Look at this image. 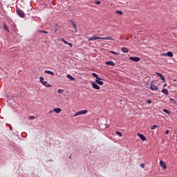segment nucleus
<instances>
[{
    "instance_id": "obj_1",
    "label": "nucleus",
    "mask_w": 177,
    "mask_h": 177,
    "mask_svg": "<svg viewBox=\"0 0 177 177\" xmlns=\"http://www.w3.org/2000/svg\"><path fill=\"white\" fill-rule=\"evenodd\" d=\"M96 39H105V40L113 41V37H100L92 36L91 37L88 39V41H95Z\"/></svg>"
},
{
    "instance_id": "obj_2",
    "label": "nucleus",
    "mask_w": 177,
    "mask_h": 177,
    "mask_svg": "<svg viewBox=\"0 0 177 177\" xmlns=\"http://www.w3.org/2000/svg\"><path fill=\"white\" fill-rule=\"evenodd\" d=\"M17 13L18 16H19V17H22V18L26 17V14L24 13V12L19 8L17 9Z\"/></svg>"
},
{
    "instance_id": "obj_3",
    "label": "nucleus",
    "mask_w": 177,
    "mask_h": 177,
    "mask_svg": "<svg viewBox=\"0 0 177 177\" xmlns=\"http://www.w3.org/2000/svg\"><path fill=\"white\" fill-rule=\"evenodd\" d=\"M88 113V110H82L75 113L73 117H77V115H82V114H86Z\"/></svg>"
},
{
    "instance_id": "obj_4",
    "label": "nucleus",
    "mask_w": 177,
    "mask_h": 177,
    "mask_svg": "<svg viewBox=\"0 0 177 177\" xmlns=\"http://www.w3.org/2000/svg\"><path fill=\"white\" fill-rule=\"evenodd\" d=\"M161 56H165V57L168 56V57H173L174 53L171 51H169L166 53L161 54Z\"/></svg>"
},
{
    "instance_id": "obj_5",
    "label": "nucleus",
    "mask_w": 177,
    "mask_h": 177,
    "mask_svg": "<svg viewBox=\"0 0 177 177\" xmlns=\"http://www.w3.org/2000/svg\"><path fill=\"white\" fill-rule=\"evenodd\" d=\"M156 75H158V77H159L160 78V80L162 81V82H165V77H164V75H162V74L156 72Z\"/></svg>"
},
{
    "instance_id": "obj_6",
    "label": "nucleus",
    "mask_w": 177,
    "mask_h": 177,
    "mask_svg": "<svg viewBox=\"0 0 177 177\" xmlns=\"http://www.w3.org/2000/svg\"><path fill=\"white\" fill-rule=\"evenodd\" d=\"M129 60H131L132 62H140V57H130Z\"/></svg>"
},
{
    "instance_id": "obj_7",
    "label": "nucleus",
    "mask_w": 177,
    "mask_h": 177,
    "mask_svg": "<svg viewBox=\"0 0 177 177\" xmlns=\"http://www.w3.org/2000/svg\"><path fill=\"white\" fill-rule=\"evenodd\" d=\"M91 85H92L93 89H96L97 91H99L100 89V86H97L96 84V83H95V82H92Z\"/></svg>"
},
{
    "instance_id": "obj_8",
    "label": "nucleus",
    "mask_w": 177,
    "mask_h": 177,
    "mask_svg": "<svg viewBox=\"0 0 177 177\" xmlns=\"http://www.w3.org/2000/svg\"><path fill=\"white\" fill-rule=\"evenodd\" d=\"M160 165L163 169H167V164H165L163 160L160 161Z\"/></svg>"
},
{
    "instance_id": "obj_9",
    "label": "nucleus",
    "mask_w": 177,
    "mask_h": 177,
    "mask_svg": "<svg viewBox=\"0 0 177 177\" xmlns=\"http://www.w3.org/2000/svg\"><path fill=\"white\" fill-rule=\"evenodd\" d=\"M103 79L102 78H97L95 80V82H97V84H98V85H103V81H102Z\"/></svg>"
},
{
    "instance_id": "obj_10",
    "label": "nucleus",
    "mask_w": 177,
    "mask_h": 177,
    "mask_svg": "<svg viewBox=\"0 0 177 177\" xmlns=\"http://www.w3.org/2000/svg\"><path fill=\"white\" fill-rule=\"evenodd\" d=\"M105 64H106V66H115V64L114 63V62L113 61H108L105 62Z\"/></svg>"
},
{
    "instance_id": "obj_11",
    "label": "nucleus",
    "mask_w": 177,
    "mask_h": 177,
    "mask_svg": "<svg viewBox=\"0 0 177 177\" xmlns=\"http://www.w3.org/2000/svg\"><path fill=\"white\" fill-rule=\"evenodd\" d=\"M138 136H139L140 139H141V140H146V137L145 136V135L141 134V133H138Z\"/></svg>"
},
{
    "instance_id": "obj_12",
    "label": "nucleus",
    "mask_w": 177,
    "mask_h": 177,
    "mask_svg": "<svg viewBox=\"0 0 177 177\" xmlns=\"http://www.w3.org/2000/svg\"><path fill=\"white\" fill-rule=\"evenodd\" d=\"M150 89L151 91H158V88L156 85H151Z\"/></svg>"
},
{
    "instance_id": "obj_13",
    "label": "nucleus",
    "mask_w": 177,
    "mask_h": 177,
    "mask_svg": "<svg viewBox=\"0 0 177 177\" xmlns=\"http://www.w3.org/2000/svg\"><path fill=\"white\" fill-rule=\"evenodd\" d=\"M53 111H55V113H57V114H59V113L62 112V109H60V108H55L53 109Z\"/></svg>"
},
{
    "instance_id": "obj_14",
    "label": "nucleus",
    "mask_w": 177,
    "mask_h": 177,
    "mask_svg": "<svg viewBox=\"0 0 177 177\" xmlns=\"http://www.w3.org/2000/svg\"><path fill=\"white\" fill-rule=\"evenodd\" d=\"M122 51L123 52V53H128V52H129L128 48H127V47H122Z\"/></svg>"
},
{
    "instance_id": "obj_15",
    "label": "nucleus",
    "mask_w": 177,
    "mask_h": 177,
    "mask_svg": "<svg viewBox=\"0 0 177 177\" xmlns=\"http://www.w3.org/2000/svg\"><path fill=\"white\" fill-rule=\"evenodd\" d=\"M44 73L46 74H49L50 75H55V73L50 71H45Z\"/></svg>"
},
{
    "instance_id": "obj_16",
    "label": "nucleus",
    "mask_w": 177,
    "mask_h": 177,
    "mask_svg": "<svg viewBox=\"0 0 177 177\" xmlns=\"http://www.w3.org/2000/svg\"><path fill=\"white\" fill-rule=\"evenodd\" d=\"M67 78H68V80H71V81L75 80V78H74L73 76H71V75H67Z\"/></svg>"
},
{
    "instance_id": "obj_17",
    "label": "nucleus",
    "mask_w": 177,
    "mask_h": 177,
    "mask_svg": "<svg viewBox=\"0 0 177 177\" xmlns=\"http://www.w3.org/2000/svg\"><path fill=\"white\" fill-rule=\"evenodd\" d=\"M44 86H46V88H50V85L48 84V82H44L42 83Z\"/></svg>"
},
{
    "instance_id": "obj_18",
    "label": "nucleus",
    "mask_w": 177,
    "mask_h": 177,
    "mask_svg": "<svg viewBox=\"0 0 177 177\" xmlns=\"http://www.w3.org/2000/svg\"><path fill=\"white\" fill-rule=\"evenodd\" d=\"M162 93H165V95H168V93H169L168 89H166V88H163L162 90Z\"/></svg>"
},
{
    "instance_id": "obj_19",
    "label": "nucleus",
    "mask_w": 177,
    "mask_h": 177,
    "mask_svg": "<svg viewBox=\"0 0 177 177\" xmlns=\"http://www.w3.org/2000/svg\"><path fill=\"white\" fill-rule=\"evenodd\" d=\"M163 111H164V113H166V114H169V115H171V111H169V110H168L167 109H165L163 110Z\"/></svg>"
},
{
    "instance_id": "obj_20",
    "label": "nucleus",
    "mask_w": 177,
    "mask_h": 177,
    "mask_svg": "<svg viewBox=\"0 0 177 177\" xmlns=\"http://www.w3.org/2000/svg\"><path fill=\"white\" fill-rule=\"evenodd\" d=\"M71 24L73 26V28L75 29V30H77V24H75V23H74V21H71Z\"/></svg>"
},
{
    "instance_id": "obj_21",
    "label": "nucleus",
    "mask_w": 177,
    "mask_h": 177,
    "mask_svg": "<svg viewBox=\"0 0 177 177\" xmlns=\"http://www.w3.org/2000/svg\"><path fill=\"white\" fill-rule=\"evenodd\" d=\"M110 53H112V55H115L116 56H119V55H120V53L114 52L113 50L110 51Z\"/></svg>"
},
{
    "instance_id": "obj_22",
    "label": "nucleus",
    "mask_w": 177,
    "mask_h": 177,
    "mask_svg": "<svg viewBox=\"0 0 177 177\" xmlns=\"http://www.w3.org/2000/svg\"><path fill=\"white\" fill-rule=\"evenodd\" d=\"M169 100L172 102L174 104H176V101L175 100V99L171 97L169 98Z\"/></svg>"
},
{
    "instance_id": "obj_23",
    "label": "nucleus",
    "mask_w": 177,
    "mask_h": 177,
    "mask_svg": "<svg viewBox=\"0 0 177 177\" xmlns=\"http://www.w3.org/2000/svg\"><path fill=\"white\" fill-rule=\"evenodd\" d=\"M3 27H4L5 30H6V31L9 32V29L8 28V26H6V24H3Z\"/></svg>"
},
{
    "instance_id": "obj_24",
    "label": "nucleus",
    "mask_w": 177,
    "mask_h": 177,
    "mask_svg": "<svg viewBox=\"0 0 177 177\" xmlns=\"http://www.w3.org/2000/svg\"><path fill=\"white\" fill-rule=\"evenodd\" d=\"M92 75L93 77H94V78H96V80H97V78H100L98 76H97V74L95 73H92Z\"/></svg>"
},
{
    "instance_id": "obj_25",
    "label": "nucleus",
    "mask_w": 177,
    "mask_h": 177,
    "mask_svg": "<svg viewBox=\"0 0 177 177\" xmlns=\"http://www.w3.org/2000/svg\"><path fill=\"white\" fill-rule=\"evenodd\" d=\"M57 93H59V94L64 93V90H63L62 88H59V89H58Z\"/></svg>"
},
{
    "instance_id": "obj_26",
    "label": "nucleus",
    "mask_w": 177,
    "mask_h": 177,
    "mask_svg": "<svg viewBox=\"0 0 177 177\" xmlns=\"http://www.w3.org/2000/svg\"><path fill=\"white\" fill-rule=\"evenodd\" d=\"M116 135H118L120 138H122V133L120 131H116Z\"/></svg>"
},
{
    "instance_id": "obj_27",
    "label": "nucleus",
    "mask_w": 177,
    "mask_h": 177,
    "mask_svg": "<svg viewBox=\"0 0 177 177\" xmlns=\"http://www.w3.org/2000/svg\"><path fill=\"white\" fill-rule=\"evenodd\" d=\"M156 128H158V126L154 124L153 126H152V127H151V129H156Z\"/></svg>"
},
{
    "instance_id": "obj_28",
    "label": "nucleus",
    "mask_w": 177,
    "mask_h": 177,
    "mask_svg": "<svg viewBox=\"0 0 177 177\" xmlns=\"http://www.w3.org/2000/svg\"><path fill=\"white\" fill-rule=\"evenodd\" d=\"M39 80H40V82H41V84H44V82H45V81H44V77H40Z\"/></svg>"
},
{
    "instance_id": "obj_29",
    "label": "nucleus",
    "mask_w": 177,
    "mask_h": 177,
    "mask_svg": "<svg viewBox=\"0 0 177 177\" xmlns=\"http://www.w3.org/2000/svg\"><path fill=\"white\" fill-rule=\"evenodd\" d=\"M39 32H42L43 34H48V32L45 30H39Z\"/></svg>"
},
{
    "instance_id": "obj_30",
    "label": "nucleus",
    "mask_w": 177,
    "mask_h": 177,
    "mask_svg": "<svg viewBox=\"0 0 177 177\" xmlns=\"http://www.w3.org/2000/svg\"><path fill=\"white\" fill-rule=\"evenodd\" d=\"M61 41L64 42V44H66V45H67V44H68V42H67V41L64 40V39H61Z\"/></svg>"
},
{
    "instance_id": "obj_31",
    "label": "nucleus",
    "mask_w": 177,
    "mask_h": 177,
    "mask_svg": "<svg viewBox=\"0 0 177 177\" xmlns=\"http://www.w3.org/2000/svg\"><path fill=\"white\" fill-rule=\"evenodd\" d=\"M116 13H118V15H122V11L121 10H117Z\"/></svg>"
},
{
    "instance_id": "obj_32",
    "label": "nucleus",
    "mask_w": 177,
    "mask_h": 177,
    "mask_svg": "<svg viewBox=\"0 0 177 177\" xmlns=\"http://www.w3.org/2000/svg\"><path fill=\"white\" fill-rule=\"evenodd\" d=\"M147 103H148V104H151V100H148Z\"/></svg>"
},
{
    "instance_id": "obj_33",
    "label": "nucleus",
    "mask_w": 177,
    "mask_h": 177,
    "mask_svg": "<svg viewBox=\"0 0 177 177\" xmlns=\"http://www.w3.org/2000/svg\"><path fill=\"white\" fill-rule=\"evenodd\" d=\"M100 3H102V2L99 1H95V4H96V5H99V4H100Z\"/></svg>"
},
{
    "instance_id": "obj_34",
    "label": "nucleus",
    "mask_w": 177,
    "mask_h": 177,
    "mask_svg": "<svg viewBox=\"0 0 177 177\" xmlns=\"http://www.w3.org/2000/svg\"><path fill=\"white\" fill-rule=\"evenodd\" d=\"M67 45H68L71 48H73V44H72V43H68V42Z\"/></svg>"
},
{
    "instance_id": "obj_35",
    "label": "nucleus",
    "mask_w": 177,
    "mask_h": 177,
    "mask_svg": "<svg viewBox=\"0 0 177 177\" xmlns=\"http://www.w3.org/2000/svg\"><path fill=\"white\" fill-rule=\"evenodd\" d=\"M29 118L30 120H35V118L34 116H30Z\"/></svg>"
},
{
    "instance_id": "obj_36",
    "label": "nucleus",
    "mask_w": 177,
    "mask_h": 177,
    "mask_svg": "<svg viewBox=\"0 0 177 177\" xmlns=\"http://www.w3.org/2000/svg\"><path fill=\"white\" fill-rule=\"evenodd\" d=\"M140 166L141 167V168H145V164H143V163H141Z\"/></svg>"
},
{
    "instance_id": "obj_37",
    "label": "nucleus",
    "mask_w": 177,
    "mask_h": 177,
    "mask_svg": "<svg viewBox=\"0 0 177 177\" xmlns=\"http://www.w3.org/2000/svg\"><path fill=\"white\" fill-rule=\"evenodd\" d=\"M165 133H166V135H168V134L169 133V130H167V131H165Z\"/></svg>"
},
{
    "instance_id": "obj_38",
    "label": "nucleus",
    "mask_w": 177,
    "mask_h": 177,
    "mask_svg": "<svg viewBox=\"0 0 177 177\" xmlns=\"http://www.w3.org/2000/svg\"><path fill=\"white\" fill-rule=\"evenodd\" d=\"M48 113H49V114H50V113H53V111H50Z\"/></svg>"
},
{
    "instance_id": "obj_39",
    "label": "nucleus",
    "mask_w": 177,
    "mask_h": 177,
    "mask_svg": "<svg viewBox=\"0 0 177 177\" xmlns=\"http://www.w3.org/2000/svg\"><path fill=\"white\" fill-rule=\"evenodd\" d=\"M56 31H57V29H55V32H56Z\"/></svg>"
},
{
    "instance_id": "obj_40",
    "label": "nucleus",
    "mask_w": 177,
    "mask_h": 177,
    "mask_svg": "<svg viewBox=\"0 0 177 177\" xmlns=\"http://www.w3.org/2000/svg\"><path fill=\"white\" fill-rule=\"evenodd\" d=\"M69 158H71V156H69Z\"/></svg>"
}]
</instances>
